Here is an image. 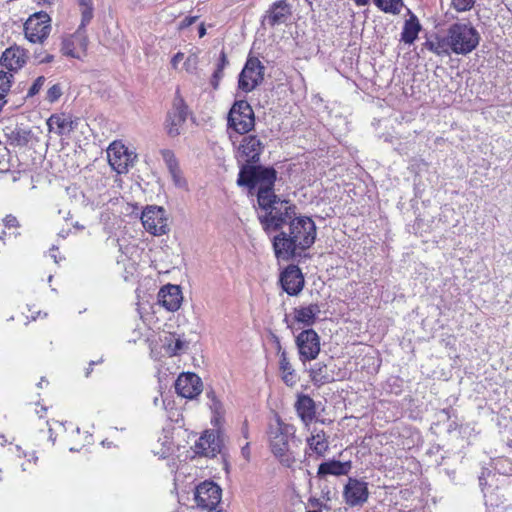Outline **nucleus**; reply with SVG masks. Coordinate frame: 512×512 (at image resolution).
Here are the masks:
<instances>
[{
    "mask_svg": "<svg viewBox=\"0 0 512 512\" xmlns=\"http://www.w3.org/2000/svg\"><path fill=\"white\" fill-rule=\"evenodd\" d=\"M44 55H45V52L35 50L34 51V59H35V61H37V63H39V58H43Z\"/></svg>",
    "mask_w": 512,
    "mask_h": 512,
    "instance_id": "nucleus-50",
    "label": "nucleus"
},
{
    "mask_svg": "<svg viewBox=\"0 0 512 512\" xmlns=\"http://www.w3.org/2000/svg\"><path fill=\"white\" fill-rule=\"evenodd\" d=\"M5 135L10 145L22 147L30 141L31 131L18 126L14 128L7 127Z\"/></svg>",
    "mask_w": 512,
    "mask_h": 512,
    "instance_id": "nucleus-29",
    "label": "nucleus"
},
{
    "mask_svg": "<svg viewBox=\"0 0 512 512\" xmlns=\"http://www.w3.org/2000/svg\"><path fill=\"white\" fill-rule=\"evenodd\" d=\"M47 125L49 130L51 131L54 126L57 127V134L63 135L65 133H70L76 128V121L72 119L70 116H66L65 114H53L48 120Z\"/></svg>",
    "mask_w": 512,
    "mask_h": 512,
    "instance_id": "nucleus-27",
    "label": "nucleus"
},
{
    "mask_svg": "<svg viewBox=\"0 0 512 512\" xmlns=\"http://www.w3.org/2000/svg\"><path fill=\"white\" fill-rule=\"evenodd\" d=\"M452 52L467 55L479 45L480 34L470 23H454L448 30Z\"/></svg>",
    "mask_w": 512,
    "mask_h": 512,
    "instance_id": "nucleus-4",
    "label": "nucleus"
},
{
    "mask_svg": "<svg viewBox=\"0 0 512 512\" xmlns=\"http://www.w3.org/2000/svg\"><path fill=\"white\" fill-rule=\"evenodd\" d=\"M49 439L54 444L56 441V437L54 436L52 428H49Z\"/></svg>",
    "mask_w": 512,
    "mask_h": 512,
    "instance_id": "nucleus-57",
    "label": "nucleus"
},
{
    "mask_svg": "<svg viewBox=\"0 0 512 512\" xmlns=\"http://www.w3.org/2000/svg\"><path fill=\"white\" fill-rule=\"evenodd\" d=\"M46 82V78L44 76H39L35 79V81L33 82V84L31 85V87L29 88L26 96L24 97H21L20 100H19V103H14L15 106H21L23 105V103L25 102V100L27 98H30V97H33L35 96L36 94L39 93V91L42 89L43 85L45 84Z\"/></svg>",
    "mask_w": 512,
    "mask_h": 512,
    "instance_id": "nucleus-33",
    "label": "nucleus"
},
{
    "mask_svg": "<svg viewBox=\"0 0 512 512\" xmlns=\"http://www.w3.org/2000/svg\"><path fill=\"white\" fill-rule=\"evenodd\" d=\"M197 16H186L180 23L179 29L183 30L189 26H191L197 20Z\"/></svg>",
    "mask_w": 512,
    "mask_h": 512,
    "instance_id": "nucleus-44",
    "label": "nucleus"
},
{
    "mask_svg": "<svg viewBox=\"0 0 512 512\" xmlns=\"http://www.w3.org/2000/svg\"><path fill=\"white\" fill-rule=\"evenodd\" d=\"M277 171L270 166L257 164H242L238 173L237 184L247 187L252 193L256 191L255 206L257 219L261 227L269 228L280 220L281 214L287 215L290 210V201L282 199L274 191Z\"/></svg>",
    "mask_w": 512,
    "mask_h": 512,
    "instance_id": "nucleus-1",
    "label": "nucleus"
},
{
    "mask_svg": "<svg viewBox=\"0 0 512 512\" xmlns=\"http://www.w3.org/2000/svg\"><path fill=\"white\" fill-rule=\"evenodd\" d=\"M187 116L188 106L184 99L177 94L165 119V130L169 137H176L182 133Z\"/></svg>",
    "mask_w": 512,
    "mask_h": 512,
    "instance_id": "nucleus-7",
    "label": "nucleus"
},
{
    "mask_svg": "<svg viewBox=\"0 0 512 512\" xmlns=\"http://www.w3.org/2000/svg\"><path fill=\"white\" fill-rule=\"evenodd\" d=\"M223 76H224V71L215 69V71L212 74L211 80H210V83H211V86L213 87V89H215V90L218 89L219 83H220L221 79L223 78Z\"/></svg>",
    "mask_w": 512,
    "mask_h": 512,
    "instance_id": "nucleus-41",
    "label": "nucleus"
},
{
    "mask_svg": "<svg viewBox=\"0 0 512 512\" xmlns=\"http://www.w3.org/2000/svg\"><path fill=\"white\" fill-rule=\"evenodd\" d=\"M46 411H47V408L43 406V407H41V410L36 411V413L39 415L40 418H42Z\"/></svg>",
    "mask_w": 512,
    "mask_h": 512,
    "instance_id": "nucleus-58",
    "label": "nucleus"
},
{
    "mask_svg": "<svg viewBox=\"0 0 512 512\" xmlns=\"http://www.w3.org/2000/svg\"><path fill=\"white\" fill-rule=\"evenodd\" d=\"M295 344L298 349L299 359L303 363L316 359L320 353V337L311 328L300 332L295 338Z\"/></svg>",
    "mask_w": 512,
    "mask_h": 512,
    "instance_id": "nucleus-10",
    "label": "nucleus"
},
{
    "mask_svg": "<svg viewBox=\"0 0 512 512\" xmlns=\"http://www.w3.org/2000/svg\"><path fill=\"white\" fill-rule=\"evenodd\" d=\"M206 396H207L209 402H212L213 396H216V394L213 390H209V391H206Z\"/></svg>",
    "mask_w": 512,
    "mask_h": 512,
    "instance_id": "nucleus-54",
    "label": "nucleus"
},
{
    "mask_svg": "<svg viewBox=\"0 0 512 512\" xmlns=\"http://www.w3.org/2000/svg\"><path fill=\"white\" fill-rule=\"evenodd\" d=\"M153 403H154L155 406H157L159 404V398L155 397L154 400H153Z\"/></svg>",
    "mask_w": 512,
    "mask_h": 512,
    "instance_id": "nucleus-63",
    "label": "nucleus"
},
{
    "mask_svg": "<svg viewBox=\"0 0 512 512\" xmlns=\"http://www.w3.org/2000/svg\"><path fill=\"white\" fill-rule=\"evenodd\" d=\"M81 24L79 28L84 30L85 26L92 20L93 18V6L81 8Z\"/></svg>",
    "mask_w": 512,
    "mask_h": 512,
    "instance_id": "nucleus-39",
    "label": "nucleus"
},
{
    "mask_svg": "<svg viewBox=\"0 0 512 512\" xmlns=\"http://www.w3.org/2000/svg\"><path fill=\"white\" fill-rule=\"evenodd\" d=\"M62 96V87L60 84H54L52 85L46 95V100L50 103H54L59 100V98Z\"/></svg>",
    "mask_w": 512,
    "mask_h": 512,
    "instance_id": "nucleus-36",
    "label": "nucleus"
},
{
    "mask_svg": "<svg viewBox=\"0 0 512 512\" xmlns=\"http://www.w3.org/2000/svg\"><path fill=\"white\" fill-rule=\"evenodd\" d=\"M54 59V56L52 54H49V53H45V55L43 56V58H39V64H42V63H50L52 62Z\"/></svg>",
    "mask_w": 512,
    "mask_h": 512,
    "instance_id": "nucleus-47",
    "label": "nucleus"
},
{
    "mask_svg": "<svg viewBox=\"0 0 512 512\" xmlns=\"http://www.w3.org/2000/svg\"><path fill=\"white\" fill-rule=\"evenodd\" d=\"M144 229L154 236H161L169 231L166 211L160 206H147L141 215Z\"/></svg>",
    "mask_w": 512,
    "mask_h": 512,
    "instance_id": "nucleus-9",
    "label": "nucleus"
},
{
    "mask_svg": "<svg viewBox=\"0 0 512 512\" xmlns=\"http://www.w3.org/2000/svg\"><path fill=\"white\" fill-rule=\"evenodd\" d=\"M87 45L85 31L78 28L75 33L63 39L61 51L65 56L81 59L86 53Z\"/></svg>",
    "mask_w": 512,
    "mask_h": 512,
    "instance_id": "nucleus-17",
    "label": "nucleus"
},
{
    "mask_svg": "<svg viewBox=\"0 0 512 512\" xmlns=\"http://www.w3.org/2000/svg\"><path fill=\"white\" fill-rule=\"evenodd\" d=\"M306 443L308 448L305 450V457L309 458L313 454L316 458H321L329 449L328 437L324 430L314 429L311 435L307 437Z\"/></svg>",
    "mask_w": 512,
    "mask_h": 512,
    "instance_id": "nucleus-20",
    "label": "nucleus"
},
{
    "mask_svg": "<svg viewBox=\"0 0 512 512\" xmlns=\"http://www.w3.org/2000/svg\"><path fill=\"white\" fill-rule=\"evenodd\" d=\"M107 155L111 167L119 174L127 172L135 158L133 153L129 152L124 145L116 142L109 146Z\"/></svg>",
    "mask_w": 512,
    "mask_h": 512,
    "instance_id": "nucleus-15",
    "label": "nucleus"
},
{
    "mask_svg": "<svg viewBox=\"0 0 512 512\" xmlns=\"http://www.w3.org/2000/svg\"><path fill=\"white\" fill-rule=\"evenodd\" d=\"M12 74L0 71V100L5 98L11 88Z\"/></svg>",
    "mask_w": 512,
    "mask_h": 512,
    "instance_id": "nucleus-34",
    "label": "nucleus"
},
{
    "mask_svg": "<svg viewBox=\"0 0 512 512\" xmlns=\"http://www.w3.org/2000/svg\"><path fill=\"white\" fill-rule=\"evenodd\" d=\"M351 469V461L341 462L333 459L322 462L318 467L317 475L320 478H323L327 475L346 476L350 473Z\"/></svg>",
    "mask_w": 512,
    "mask_h": 512,
    "instance_id": "nucleus-22",
    "label": "nucleus"
},
{
    "mask_svg": "<svg viewBox=\"0 0 512 512\" xmlns=\"http://www.w3.org/2000/svg\"><path fill=\"white\" fill-rule=\"evenodd\" d=\"M279 367L282 372V380L288 386H294L297 378L294 369L292 368L286 352H282V356L279 360Z\"/></svg>",
    "mask_w": 512,
    "mask_h": 512,
    "instance_id": "nucleus-30",
    "label": "nucleus"
},
{
    "mask_svg": "<svg viewBox=\"0 0 512 512\" xmlns=\"http://www.w3.org/2000/svg\"><path fill=\"white\" fill-rule=\"evenodd\" d=\"M423 46L440 57L450 56L452 53L448 34L446 36L433 35L424 42Z\"/></svg>",
    "mask_w": 512,
    "mask_h": 512,
    "instance_id": "nucleus-24",
    "label": "nucleus"
},
{
    "mask_svg": "<svg viewBox=\"0 0 512 512\" xmlns=\"http://www.w3.org/2000/svg\"><path fill=\"white\" fill-rule=\"evenodd\" d=\"M228 64H229V61L227 59L226 53L224 52V50H222L219 55L216 69L224 71V69L227 67Z\"/></svg>",
    "mask_w": 512,
    "mask_h": 512,
    "instance_id": "nucleus-43",
    "label": "nucleus"
},
{
    "mask_svg": "<svg viewBox=\"0 0 512 512\" xmlns=\"http://www.w3.org/2000/svg\"><path fill=\"white\" fill-rule=\"evenodd\" d=\"M298 416L303 423L309 425L316 416V407L314 400L308 395H300L295 403Z\"/></svg>",
    "mask_w": 512,
    "mask_h": 512,
    "instance_id": "nucleus-25",
    "label": "nucleus"
},
{
    "mask_svg": "<svg viewBox=\"0 0 512 512\" xmlns=\"http://www.w3.org/2000/svg\"><path fill=\"white\" fill-rule=\"evenodd\" d=\"M28 462H33L34 464H37L38 462V456L36 455L35 452L31 453L29 455V459H28Z\"/></svg>",
    "mask_w": 512,
    "mask_h": 512,
    "instance_id": "nucleus-52",
    "label": "nucleus"
},
{
    "mask_svg": "<svg viewBox=\"0 0 512 512\" xmlns=\"http://www.w3.org/2000/svg\"><path fill=\"white\" fill-rule=\"evenodd\" d=\"M475 0H452L454 8L459 12L470 10L474 6Z\"/></svg>",
    "mask_w": 512,
    "mask_h": 512,
    "instance_id": "nucleus-38",
    "label": "nucleus"
},
{
    "mask_svg": "<svg viewBox=\"0 0 512 512\" xmlns=\"http://www.w3.org/2000/svg\"><path fill=\"white\" fill-rule=\"evenodd\" d=\"M290 206L289 213L281 214L272 227H261L267 235L279 232L271 240L273 251L278 260L287 262L300 257L316 240L315 222L308 216L297 215L291 201Z\"/></svg>",
    "mask_w": 512,
    "mask_h": 512,
    "instance_id": "nucleus-2",
    "label": "nucleus"
},
{
    "mask_svg": "<svg viewBox=\"0 0 512 512\" xmlns=\"http://www.w3.org/2000/svg\"><path fill=\"white\" fill-rule=\"evenodd\" d=\"M169 451V448L163 450L161 453L160 452H156L157 455H160L161 457H166V454L168 453Z\"/></svg>",
    "mask_w": 512,
    "mask_h": 512,
    "instance_id": "nucleus-60",
    "label": "nucleus"
},
{
    "mask_svg": "<svg viewBox=\"0 0 512 512\" xmlns=\"http://www.w3.org/2000/svg\"><path fill=\"white\" fill-rule=\"evenodd\" d=\"M271 340L275 346V349L278 353V355L281 357L282 356V352H286L283 348H282V345H281V342H280V339L277 335L275 334H271Z\"/></svg>",
    "mask_w": 512,
    "mask_h": 512,
    "instance_id": "nucleus-45",
    "label": "nucleus"
},
{
    "mask_svg": "<svg viewBox=\"0 0 512 512\" xmlns=\"http://www.w3.org/2000/svg\"><path fill=\"white\" fill-rule=\"evenodd\" d=\"M327 367L324 364L317 363L310 369V377L314 384L322 385L330 382L331 378L327 374Z\"/></svg>",
    "mask_w": 512,
    "mask_h": 512,
    "instance_id": "nucleus-31",
    "label": "nucleus"
},
{
    "mask_svg": "<svg viewBox=\"0 0 512 512\" xmlns=\"http://www.w3.org/2000/svg\"><path fill=\"white\" fill-rule=\"evenodd\" d=\"M343 498L349 507H362L369 498L368 483L349 477L343 489Z\"/></svg>",
    "mask_w": 512,
    "mask_h": 512,
    "instance_id": "nucleus-11",
    "label": "nucleus"
},
{
    "mask_svg": "<svg viewBox=\"0 0 512 512\" xmlns=\"http://www.w3.org/2000/svg\"><path fill=\"white\" fill-rule=\"evenodd\" d=\"M3 223H4V226L7 228H13V227L19 226V222H18L17 218L12 214L6 215L5 218L3 219Z\"/></svg>",
    "mask_w": 512,
    "mask_h": 512,
    "instance_id": "nucleus-42",
    "label": "nucleus"
},
{
    "mask_svg": "<svg viewBox=\"0 0 512 512\" xmlns=\"http://www.w3.org/2000/svg\"><path fill=\"white\" fill-rule=\"evenodd\" d=\"M1 63L8 70H18L26 63L25 53L20 48H8L1 57Z\"/></svg>",
    "mask_w": 512,
    "mask_h": 512,
    "instance_id": "nucleus-26",
    "label": "nucleus"
},
{
    "mask_svg": "<svg viewBox=\"0 0 512 512\" xmlns=\"http://www.w3.org/2000/svg\"><path fill=\"white\" fill-rule=\"evenodd\" d=\"M421 30V25L419 23L418 18L411 14L409 19H407L404 23L402 32H401V40L406 44H412L417 39L418 34Z\"/></svg>",
    "mask_w": 512,
    "mask_h": 512,
    "instance_id": "nucleus-28",
    "label": "nucleus"
},
{
    "mask_svg": "<svg viewBox=\"0 0 512 512\" xmlns=\"http://www.w3.org/2000/svg\"><path fill=\"white\" fill-rule=\"evenodd\" d=\"M183 56H184V55H183V53H181V52H178L177 54H175V55L173 56V58H172V61H171L172 65H173V66H176V64H177L179 61H181V60H182Z\"/></svg>",
    "mask_w": 512,
    "mask_h": 512,
    "instance_id": "nucleus-48",
    "label": "nucleus"
},
{
    "mask_svg": "<svg viewBox=\"0 0 512 512\" xmlns=\"http://www.w3.org/2000/svg\"><path fill=\"white\" fill-rule=\"evenodd\" d=\"M292 17V8L287 0L274 2L262 18V26L275 28L279 25H287Z\"/></svg>",
    "mask_w": 512,
    "mask_h": 512,
    "instance_id": "nucleus-12",
    "label": "nucleus"
},
{
    "mask_svg": "<svg viewBox=\"0 0 512 512\" xmlns=\"http://www.w3.org/2000/svg\"><path fill=\"white\" fill-rule=\"evenodd\" d=\"M357 6H365L369 4L370 0H354Z\"/></svg>",
    "mask_w": 512,
    "mask_h": 512,
    "instance_id": "nucleus-56",
    "label": "nucleus"
},
{
    "mask_svg": "<svg viewBox=\"0 0 512 512\" xmlns=\"http://www.w3.org/2000/svg\"><path fill=\"white\" fill-rule=\"evenodd\" d=\"M169 173H170V175L172 177V181L176 187L185 188L187 186V182L184 179V177L182 176V172L179 167L174 170L169 171Z\"/></svg>",
    "mask_w": 512,
    "mask_h": 512,
    "instance_id": "nucleus-37",
    "label": "nucleus"
},
{
    "mask_svg": "<svg viewBox=\"0 0 512 512\" xmlns=\"http://www.w3.org/2000/svg\"><path fill=\"white\" fill-rule=\"evenodd\" d=\"M374 4L383 12L398 14L403 6L402 0H374Z\"/></svg>",
    "mask_w": 512,
    "mask_h": 512,
    "instance_id": "nucleus-32",
    "label": "nucleus"
},
{
    "mask_svg": "<svg viewBox=\"0 0 512 512\" xmlns=\"http://www.w3.org/2000/svg\"><path fill=\"white\" fill-rule=\"evenodd\" d=\"M320 312V306L317 303L296 307L293 310L294 321L305 327H311L315 324Z\"/></svg>",
    "mask_w": 512,
    "mask_h": 512,
    "instance_id": "nucleus-23",
    "label": "nucleus"
},
{
    "mask_svg": "<svg viewBox=\"0 0 512 512\" xmlns=\"http://www.w3.org/2000/svg\"><path fill=\"white\" fill-rule=\"evenodd\" d=\"M221 448L222 439L219 432L214 430H206L194 444V452L206 457H215Z\"/></svg>",
    "mask_w": 512,
    "mask_h": 512,
    "instance_id": "nucleus-14",
    "label": "nucleus"
},
{
    "mask_svg": "<svg viewBox=\"0 0 512 512\" xmlns=\"http://www.w3.org/2000/svg\"><path fill=\"white\" fill-rule=\"evenodd\" d=\"M263 149L264 145L257 136H244L238 148L239 158L245 164H256L259 162Z\"/></svg>",
    "mask_w": 512,
    "mask_h": 512,
    "instance_id": "nucleus-18",
    "label": "nucleus"
},
{
    "mask_svg": "<svg viewBox=\"0 0 512 512\" xmlns=\"http://www.w3.org/2000/svg\"><path fill=\"white\" fill-rule=\"evenodd\" d=\"M221 488L214 482L205 481L196 487L195 502L204 509H214L220 503Z\"/></svg>",
    "mask_w": 512,
    "mask_h": 512,
    "instance_id": "nucleus-13",
    "label": "nucleus"
},
{
    "mask_svg": "<svg viewBox=\"0 0 512 512\" xmlns=\"http://www.w3.org/2000/svg\"><path fill=\"white\" fill-rule=\"evenodd\" d=\"M175 390L180 396L192 399L202 390L201 379L195 373H182L175 382Z\"/></svg>",
    "mask_w": 512,
    "mask_h": 512,
    "instance_id": "nucleus-19",
    "label": "nucleus"
},
{
    "mask_svg": "<svg viewBox=\"0 0 512 512\" xmlns=\"http://www.w3.org/2000/svg\"><path fill=\"white\" fill-rule=\"evenodd\" d=\"M78 3L81 8L92 6V0H78Z\"/></svg>",
    "mask_w": 512,
    "mask_h": 512,
    "instance_id": "nucleus-49",
    "label": "nucleus"
},
{
    "mask_svg": "<svg viewBox=\"0 0 512 512\" xmlns=\"http://www.w3.org/2000/svg\"><path fill=\"white\" fill-rule=\"evenodd\" d=\"M282 289L290 296L298 295L304 287V276L296 265H289L280 274Z\"/></svg>",
    "mask_w": 512,
    "mask_h": 512,
    "instance_id": "nucleus-16",
    "label": "nucleus"
},
{
    "mask_svg": "<svg viewBox=\"0 0 512 512\" xmlns=\"http://www.w3.org/2000/svg\"><path fill=\"white\" fill-rule=\"evenodd\" d=\"M284 323H286L287 325V328L293 330V324L290 322V319H289V316L288 315H285L284 317Z\"/></svg>",
    "mask_w": 512,
    "mask_h": 512,
    "instance_id": "nucleus-53",
    "label": "nucleus"
},
{
    "mask_svg": "<svg viewBox=\"0 0 512 512\" xmlns=\"http://www.w3.org/2000/svg\"><path fill=\"white\" fill-rule=\"evenodd\" d=\"M57 250V248L53 247L51 249V257L54 258V261L57 262V256H56V253L55 251Z\"/></svg>",
    "mask_w": 512,
    "mask_h": 512,
    "instance_id": "nucleus-59",
    "label": "nucleus"
},
{
    "mask_svg": "<svg viewBox=\"0 0 512 512\" xmlns=\"http://www.w3.org/2000/svg\"><path fill=\"white\" fill-rule=\"evenodd\" d=\"M228 128L246 134L254 128L255 116L251 105L245 100L235 101L228 114Z\"/></svg>",
    "mask_w": 512,
    "mask_h": 512,
    "instance_id": "nucleus-5",
    "label": "nucleus"
},
{
    "mask_svg": "<svg viewBox=\"0 0 512 512\" xmlns=\"http://www.w3.org/2000/svg\"><path fill=\"white\" fill-rule=\"evenodd\" d=\"M208 512H226V511L221 510V509H220V510H217L216 508H214V509H211V510H210V509H208Z\"/></svg>",
    "mask_w": 512,
    "mask_h": 512,
    "instance_id": "nucleus-62",
    "label": "nucleus"
},
{
    "mask_svg": "<svg viewBox=\"0 0 512 512\" xmlns=\"http://www.w3.org/2000/svg\"><path fill=\"white\" fill-rule=\"evenodd\" d=\"M159 303L168 311H176L182 302V293L178 285L167 284L158 293Z\"/></svg>",
    "mask_w": 512,
    "mask_h": 512,
    "instance_id": "nucleus-21",
    "label": "nucleus"
},
{
    "mask_svg": "<svg viewBox=\"0 0 512 512\" xmlns=\"http://www.w3.org/2000/svg\"><path fill=\"white\" fill-rule=\"evenodd\" d=\"M21 469H22V471H27V469H28V468H27V466H26V464H25V463H23V464L21 465Z\"/></svg>",
    "mask_w": 512,
    "mask_h": 512,
    "instance_id": "nucleus-64",
    "label": "nucleus"
},
{
    "mask_svg": "<svg viewBox=\"0 0 512 512\" xmlns=\"http://www.w3.org/2000/svg\"><path fill=\"white\" fill-rule=\"evenodd\" d=\"M242 455L248 459L249 458V448H248V444H246L245 447L242 448Z\"/></svg>",
    "mask_w": 512,
    "mask_h": 512,
    "instance_id": "nucleus-55",
    "label": "nucleus"
},
{
    "mask_svg": "<svg viewBox=\"0 0 512 512\" xmlns=\"http://www.w3.org/2000/svg\"><path fill=\"white\" fill-rule=\"evenodd\" d=\"M198 34H199V37L202 38L205 36L206 34V28L204 26V24H201L198 28Z\"/></svg>",
    "mask_w": 512,
    "mask_h": 512,
    "instance_id": "nucleus-51",
    "label": "nucleus"
},
{
    "mask_svg": "<svg viewBox=\"0 0 512 512\" xmlns=\"http://www.w3.org/2000/svg\"><path fill=\"white\" fill-rule=\"evenodd\" d=\"M265 67L256 57H249L238 77V88L249 93L260 85L264 79Z\"/></svg>",
    "mask_w": 512,
    "mask_h": 512,
    "instance_id": "nucleus-6",
    "label": "nucleus"
},
{
    "mask_svg": "<svg viewBox=\"0 0 512 512\" xmlns=\"http://www.w3.org/2000/svg\"><path fill=\"white\" fill-rule=\"evenodd\" d=\"M184 348V342L180 339H176L173 346H170L171 352L176 355Z\"/></svg>",
    "mask_w": 512,
    "mask_h": 512,
    "instance_id": "nucleus-46",
    "label": "nucleus"
},
{
    "mask_svg": "<svg viewBox=\"0 0 512 512\" xmlns=\"http://www.w3.org/2000/svg\"><path fill=\"white\" fill-rule=\"evenodd\" d=\"M162 158L166 164L168 171L174 170L179 167L178 161L175 157V154L170 149L161 150Z\"/></svg>",
    "mask_w": 512,
    "mask_h": 512,
    "instance_id": "nucleus-35",
    "label": "nucleus"
},
{
    "mask_svg": "<svg viewBox=\"0 0 512 512\" xmlns=\"http://www.w3.org/2000/svg\"><path fill=\"white\" fill-rule=\"evenodd\" d=\"M6 442H7V440H6L5 436H4V435H1V436H0V444H1V445H4V443H6Z\"/></svg>",
    "mask_w": 512,
    "mask_h": 512,
    "instance_id": "nucleus-61",
    "label": "nucleus"
},
{
    "mask_svg": "<svg viewBox=\"0 0 512 512\" xmlns=\"http://www.w3.org/2000/svg\"><path fill=\"white\" fill-rule=\"evenodd\" d=\"M295 434V427L283 422L277 418L276 424L269 428L270 448L273 455L286 467H290L294 462V457L290 452L289 438Z\"/></svg>",
    "mask_w": 512,
    "mask_h": 512,
    "instance_id": "nucleus-3",
    "label": "nucleus"
},
{
    "mask_svg": "<svg viewBox=\"0 0 512 512\" xmlns=\"http://www.w3.org/2000/svg\"><path fill=\"white\" fill-rule=\"evenodd\" d=\"M51 19L45 12H38L28 18L24 25L26 38L31 43H43L51 31Z\"/></svg>",
    "mask_w": 512,
    "mask_h": 512,
    "instance_id": "nucleus-8",
    "label": "nucleus"
},
{
    "mask_svg": "<svg viewBox=\"0 0 512 512\" xmlns=\"http://www.w3.org/2000/svg\"><path fill=\"white\" fill-rule=\"evenodd\" d=\"M208 405L214 414V417L217 419V417H220L223 413V408L221 402L217 399L216 396H213L212 402H208Z\"/></svg>",
    "mask_w": 512,
    "mask_h": 512,
    "instance_id": "nucleus-40",
    "label": "nucleus"
}]
</instances>
